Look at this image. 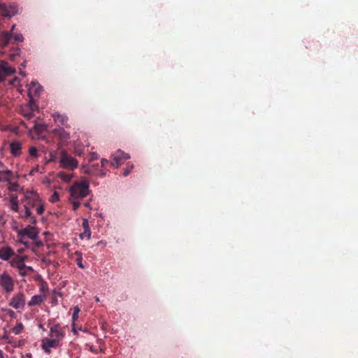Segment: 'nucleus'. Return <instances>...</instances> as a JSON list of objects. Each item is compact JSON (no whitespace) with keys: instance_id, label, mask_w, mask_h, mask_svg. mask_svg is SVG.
Wrapping results in <instances>:
<instances>
[{"instance_id":"obj_27","label":"nucleus","mask_w":358,"mask_h":358,"mask_svg":"<svg viewBox=\"0 0 358 358\" xmlns=\"http://www.w3.org/2000/svg\"><path fill=\"white\" fill-rule=\"evenodd\" d=\"M81 170L84 173L86 174H92L94 172V170L92 168H91L87 164H83L81 166Z\"/></svg>"},{"instance_id":"obj_5","label":"nucleus","mask_w":358,"mask_h":358,"mask_svg":"<svg viewBox=\"0 0 358 358\" xmlns=\"http://www.w3.org/2000/svg\"><path fill=\"white\" fill-rule=\"evenodd\" d=\"M0 287L6 293H11L14 290L15 280L6 271L0 274Z\"/></svg>"},{"instance_id":"obj_34","label":"nucleus","mask_w":358,"mask_h":358,"mask_svg":"<svg viewBox=\"0 0 358 358\" xmlns=\"http://www.w3.org/2000/svg\"><path fill=\"white\" fill-rule=\"evenodd\" d=\"M59 194H57V192H55L51 196L50 199V201L52 203H55L57 201H59Z\"/></svg>"},{"instance_id":"obj_17","label":"nucleus","mask_w":358,"mask_h":358,"mask_svg":"<svg viewBox=\"0 0 358 358\" xmlns=\"http://www.w3.org/2000/svg\"><path fill=\"white\" fill-rule=\"evenodd\" d=\"M55 122L59 126L68 127V117L66 115L60 113L52 114Z\"/></svg>"},{"instance_id":"obj_22","label":"nucleus","mask_w":358,"mask_h":358,"mask_svg":"<svg viewBox=\"0 0 358 358\" xmlns=\"http://www.w3.org/2000/svg\"><path fill=\"white\" fill-rule=\"evenodd\" d=\"M11 38V34L7 31L2 32L0 35V44L3 46L8 45Z\"/></svg>"},{"instance_id":"obj_47","label":"nucleus","mask_w":358,"mask_h":358,"mask_svg":"<svg viewBox=\"0 0 358 358\" xmlns=\"http://www.w3.org/2000/svg\"><path fill=\"white\" fill-rule=\"evenodd\" d=\"M37 170V168H36L35 169H33L31 171V174H33L34 171H36Z\"/></svg>"},{"instance_id":"obj_19","label":"nucleus","mask_w":358,"mask_h":358,"mask_svg":"<svg viewBox=\"0 0 358 358\" xmlns=\"http://www.w3.org/2000/svg\"><path fill=\"white\" fill-rule=\"evenodd\" d=\"M13 177V173L9 170L0 171V182H10Z\"/></svg>"},{"instance_id":"obj_16","label":"nucleus","mask_w":358,"mask_h":358,"mask_svg":"<svg viewBox=\"0 0 358 358\" xmlns=\"http://www.w3.org/2000/svg\"><path fill=\"white\" fill-rule=\"evenodd\" d=\"M18 233H22V235H25L27 236L29 239L34 240L37 238L38 232L35 227L32 226H28L27 227L21 229L17 230Z\"/></svg>"},{"instance_id":"obj_46","label":"nucleus","mask_w":358,"mask_h":358,"mask_svg":"<svg viewBox=\"0 0 358 358\" xmlns=\"http://www.w3.org/2000/svg\"><path fill=\"white\" fill-rule=\"evenodd\" d=\"M23 251H24V249H23V248H21V249H19V250H17V252H18L19 254H21V253H22V252H23Z\"/></svg>"},{"instance_id":"obj_12","label":"nucleus","mask_w":358,"mask_h":358,"mask_svg":"<svg viewBox=\"0 0 358 358\" xmlns=\"http://www.w3.org/2000/svg\"><path fill=\"white\" fill-rule=\"evenodd\" d=\"M13 73H15V69L8 66V64L3 61L0 62V82L3 81L6 76Z\"/></svg>"},{"instance_id":"obj_20","label":"nucleus","mask_w":358,"mask_h":358,"mask_svg":"<svg viewBox=\"0 0 358 358\" xmlns=\"http://www.w3.org/2000/svg\"><path fill=\"white\" fill-rule=\"evenodd\" d=\"M10 148L11 153L14 156L17 157L21 154L22 145H21L20 143L17 142V141L12 142L10 144Z\"/></svg>"},{"instance_id":"obj_7","label":"nucleus","mask_w":358,"mask_h":358,"mask_svg":"<svg viewBox=\"0 0 358 358\" xmlns=\"http://www.w3.org/2000/svg\"><path fill=\"white\" fill-rule=\"evenodd\" d=\"M19 8L14 3L6 5L0 2V15L11 17L19 13Z\"/></svg>"},{"instance_id":"obj_33","label":"nucleus","mask_w":358,"mask_h":358,"mask_svg":"<svg viewBox=\"0 0 358 358\" xmlns=\"http://www.w3.org/2000/svg\"><path fill=\"white\" fill-rule=\"evenodd\" d=\"M59 177L64 182H69L71 180V176H70V175H65V174L61 173V174H59Z\"/></svg>"},{"instance_id":"obj_44","label":"nucleus","mask_w":358,"mask_h":358,"mask_svg":"<svg viewBox=\"0 0 358 358\" xmlns=\"http://www.w3.org/2000/svg\"><path fill=\"white\" fill-rule=\"evenodd\" d=\"M76 329H77V334H78V331H85V329H83L81 327H80V328H76Z\"/></svg>"},{"instance_id":"obj_4","label":"nucleus","mask_w":358,"mask_h":358,"mask_svg":"<svg viewBox=\"0 0 358 358\" xmlns=\"http://www.w3.org/2000/svg\"><path fill=\"white\" fill-rule=\"evenodd\" d=\"M59 165L63 169L73 170L78 167V162L74 157L63 150L60 154Z\"/></svg>"},{"instance_id":"obj_13","label":"nucleus","mask_w":358,"mask_h":358,"mask_svg":"<svg viewBox=\"0 0 358 358\" xmlns=\"http://www.w3.org/2000/svg\"><path fill=\"white\" fill-rule=\"evenodd\" d=\"M15 255L13 250L8 246H4L0 248V259L3 261H10L11 257Z\"/></svg>"},{"instance_id":"obj_18","label":"nucleus","mask_w":358,"mask_h":358,"mask_svg":"<svg viewBox=\"0 0 358 358\" xmlns=\"http://www.w3.org/2000/svg\"><path fill=\"white\" fill-rule=\"evenodd\" d=\"M45 299V296L43 294H37L33 296L28 301L29 306H34L40 305Z\"/></svg>"},{"instance_id":"obj_30","label":"nucleus","mask_w":358,"mask_h":358,"mask_svg":"<svg viewBox=\"0 0 358 358\" xmlns=\"http://www.w3.org/2000/svg\"><path fill=\"white\" fill-rule=\"evenodd\" d=\"M80 238L83 239L84 238H87L88 239L91 237V231L90 229H84V231L80 235Z\"/></svg>"},{"instance_id":"obj_14","label":"nucleus","mask_w":358,"mask_h":358,"mask_svg":"<svg viewBox=\"0 0 358 358\" xmlns=\"http://www.w3.org/2000/svg\"><path fill=\"white\" fill-rule=\"evenodd\" d=\"M130 158V156L127 153H124L121 150H118L113 157V159L115 163H112V165L118 168L121 164L122 160H126Z\"/></svg>"},{"instance_id":"obj_9","label":"nucleus","mask_w":358,"mask_h":358,"mask_svg":"<svg viewBox=\"0 0 358 358\" xmlns=\"http://www.w3.org/2000/svg\"><path fill=\"white\" fill-rule=\"evenodd\" d=\"M65 336L64 329L59 324L52 326L50 329L49 336L50 338L57 341V343L60 344L61 341Z\"/></svg>"},{"instance_id":"obj_32","label":"nucleus","mask_w":358,"mask_h":358,"mask_svg":"<svg viewBox=\"0 0 358 358\" xmlns=\"http://www.w3.org/2000/svg\"><path fill=\"white\" fill-rule=\"evenodd\" d=\"M13 38L17 43L22 42L24 40L23 36L21 34H15L13 35Z\"/></svg>"},{"instance_id":"obj_35","label":"nucleus","mask_w":358,"mask_h":358,"mask_svg":"<svg viewBox=\"0 0 358 358\" xmlns=\"http://www.w3.org/2000/svg\"><path fill=\"white\" fill-rule=\"evenodd\" d=\"M29 154H30L31 156L36 157H37V150H36V148L35 147L30 148V149H29Z\"/></svg>"},{"instance_id":"obj_39","label":"nucleus","mask_w":358,"mask_h":358,"mask_svg":"<svg viewBox=\"0 0 358 358\" xmlns=\"http://www.w3.org/2000/svg\"><path fill=\"white\" fill-rule=\"evenodd\" d=\"M8 189L10 191H16L17 189V185L16 183H13L9 186Z\"/></svg>"},{"instance_id":"obj_53","label":"nucleus","mask_w":358,"mask_h":358,"mask_svg":"<svg viewBox=\"0 0 358 358\" xmlns=\"http://www.w3.org/2000/svg\"><path fill=\"white\" fill-rule=\"evenodd\" d=\"M100 175H101V176H105V173L101 172V173H100Z\"/></svg>"},{"instance_id":"obj_2","label":"nucleus","mask_w":358,"mask_h":358,"mask_svg":"<svg viewBox=\"0 0 358 358\" xmlns=\"http://www.w3.org/2000/svg\"><path fill=\"white\" fill-rule=\"evenodd\" d=\"M40 198L38 194L33 191H27L24 193V199L22 200L24 213L21 215L22 217L29 218L32 222H35L34 217L32 216L31 208H34L40 201Z\"/></svg>"},{"instance_id":"obj_43","label":"nucleus","mask_w":358,"mask_h":358,"mask_svg":"<svg viewBox=\"0 0 358 358\" xmlns=\"http://www.w3.org/2000/svg\"><path fill=\"white\" fill-rule=\"evenodd\" d=\"M130 172V170H126L124 172V176H127Z\"/></svg>"},{"instance_id":"obj_8","label":"nucleus","mask_w":358,"mask_h":358,"mask_svg":"<svg viewBox=\"0 0 358 358\" xmlns=\"http://www.w3.org/2000/svg\"><path fill=\"white\" fill-rule=\"evenodd\" d=\"M46 129V126L41 123L38 120L33 121V127L29 130V135L32 138H38Z\"/></svg>"},{"instance_id":"obj_45","label":"nucleus","mask_w":358,"mask_h":358,"mask_svg":"<svg viewBox=\"0 0 358 358\" xmlns=\"http://www.w3.org/2000/svg\"><path fill=\"white\" fill-rule=\"evenodd\" d=\"M84 205H85V206H86V207H87V208H90V203H89V202H86V203H85V204H84Z\"/></svg>"},{"instance_id":"obj_51","label":"nucleus","mask_w":358,"mask_h":358,"mask_svg":"<svg viewBox=\"0 0 358 358\" xmlns=\"http://www.w3.org/2000/svg\"><path fill=\"white\" fill-rule=\"evenodd\" d=\"M20 73L22 75V76H25V73L24 72L21 71Z\"/></svg>"},{"instance_id":"obj_36","label":"nucleus","mask_w":358,"mask_h":358,"mask_svg":"<svg viewBox=\"0 0 358 358\" xmlns=\"http://www.w3.org/2000/svg\"><path fill=\"white\" fill-rule=\"evenodd\" d=\"M78 255V253H77ZM77 264L78 266V267L81 268H84V266L82 263V257L81 255L79 254V257L77 259Z\"/></svg>"},{"instance_id":"obj_42","label":"nucleus","mask_w":358,"mask_h":358,"mask_svg":"<svg viewBox=\"0 0 358 358\" xmlns=\"http://www.w3.org/2000/svg\"><path fill=\"white\" fill-rule=\"evenodd\" d=\"M0 358H5V355L1 350H0Z\"/></svg>"},{"instance_id":"obj_48","label":"nucleus","mask_w":358,"mask_h":358,"mask_svg":"<svg viewBox=\"0 0 358 358\" xmlns=\"http://www.w3.org/2000/svg\"><path fill=\"white\" fill-rule=\"evenodd\" d=\"M95 301H96V302H99V298L98 296H96V297H95Z\"/></svg>"},{"instance_id":"obj_1","label":"nucleus","mask_w":358,"mask_h":358,"mask_svg":"<svg viewBox=\"0 0 358 358\" xmlns=\"http://www.w3.org/2000/svg\"><path fill=\"white\" fill-rule=\"evenodd\" d=\"M90 192V182L85 178L74 182L69 187V200L72 204L74 210L79 208L80 201L88 196Z\"/></svg>"},{"instance_id":"obj_21","label":"nucleus","mask_w":358,"mask_h":358,"mask_svg":"<svg viewBox=\"0 0 358 358\" xmlns=\"http://www.w3.org/2000/svg\"><path fill=\"white\" fill-rule=\"evenodd\" d=\"M79 313H80V308L78 306H74L73 308V315H72V331L74 334H77L76 321L78 318Z\"/></svg>"},{"instance_id":"obj_41","label":"nucleus","mask_w":358,"mask_h":358,"mask_svg":"<svg viewBox=\"0 0 358 358\" xmlns=\"http://www.w3.org/2000/svg\"><path fill=\"white\" fill-rule=\"evenodd\" d=\"M108 163V161L107 159H103L101 162V164L102 167H104L106 164Z\"/></svg>"},{"instance_id":"obj_6","label":"nucleus","mask_w":358,"mask_h":358,"mask_svg":"<svg viewBox=\"0 0 358 358\" xmlns=\"http://www.w3.org/2000/svg\"><path fill=\"white\" fill-rule=\"evenodd\" d=\"M8 305L15 310H23L25 307V295L22 292L14 294L10 299Z\"/></svg>"},{"instance_id":"obj_24","label":"nucleus","mask_w":358,"mask_h":358,"mask_svg":"<svg viewBox=\"0 0 358 358\" xmlns=\"http://www.w3.org/2000/svg\"><path fill=\"white\" fill-rule=\"evenodd\" d=\"M24 329V325L22 322H17L16 325L12 328L11 331L15 335H19L22 332Z\"/></svg>"},{"instance_id":"obj_37","label":"nucleus","mask_w":358,"mask_h":358,"mask_svg":"<svg viewBox=\"0 0 358 358\" xmlns=\"http://www.w3.org/2000/svg\"><path fill=\"white\" fill-rule=\"evenodd\" d=\"M99 157L98 156V154L96 153V152H92L90 154V162H92L93 160H95V159H97Z\"/></svg>"},{"instance_id":"obj_40","label":"nucleus","mask_w":358,"mask_h":358,"mask_svg":"<svg viewBox=\"0 0 358 358\" xmlns=\"http://www.w3.org/2000/svg\"><path fill=\"white\" fill-rule=\"evenodd\" d=\"M19 83H20V81L17 78H14L13 80L10 81V84L13 85L16 87L20 85Z\"/></svg>"},{"instance_id":"obj_25","label":"nucleus","mask_w":358,"mask_h":358,"mask_svg":"<svg viewBox=\"0 0 358 358\" xmlns=\"http://www.w3.org/2000/svg\"><path fill=\"white\" fill-rule=\"evenodd\" d=\"M17 238L20 243L24 245L26 247L28 246V245H29L28 238H29L27 236H26L25 235H22V233L17 232Z\"/></svg>"},{"instance_id":"obj_10","label":"nucleus","mask_w":358,"mask_h":358,"mask_svg":"<svg viewBox=\"0 0 358 358\" xmlns=\"http://www.w3.org/2000/svg\"><path fill=\"white\" fill-rule=\"evenodd\" d=\"M36 110H37V106L34 101L29 100L28 104L21 107L20 113L27 120H31L34 117V111Z\"/></svg>"},{"instance_id":"obj_26","label":"nucleus","mask_w":358,"mask_h":358,"mask_svg":"<svg viewBox=\"0 0 358 358\" xmlns=\"http://www.w3.org/2000/svg\"><path fill=\"white\" fill-rule=\"evenodd\" d=\"M59 136L60 138L64 141H66L69 139V134L64 131V129L59 130Z\"/></svg>"},{"instance_id":"obj_28","label":"nucleus","mask_w":358,"mask_h":358,"mask_svg":"<svg viewBox=\"0 0 358 358\" xmlns=\"http://www.w3.org/2000/svg\"><path fill=\"white\" fill-rule=\"evenodd\" d=\"M74 152L78 155L81 156L84 153V147L79 144L76 145L74 148Z\"/></svg>"},{"instance_id":"obj_49","label":"nucleus","mask_w":358,"mask_h":358,"mask_svg":"<svg viewBox=\"0 0 358 358\" xmlns=\"http://www.w3.org/2000/svg\"><path fill=\"white\" fill-rule=\"evenodd\" d=\"M15 27V24H13V25L12 26V27H11V31H13L14 30Z\"/></svg>"},{"instance_id":"obj_11","label":"nucleus","mask_w":358,"mask_h":358,"mask_svg":"<svg viewBox=\"0 0 358 358\" xmlns=\"http://www.w3.org/2000/svg\"><path fill=\"white\" fill-rule=\"evenodd\" d=\"M59 346L57 341H55L50 338H44L41 341V348L46 353H50L52 349L57 348Z\"/></svg>"},{"instance_id":"obj_23","label":"nucleus","mask_w":358,"mask_h":358,"mask_svg":"<svg viewBox=\"0 0 358 358\" xmlns=\"http://www.w3.org/2000/svg\"><path fill=\"white\" fill-rule=\"evenodd\" d=\"M10 209L15 212L19 210V202L16 196H11L10 198Z\"/></svg>"},{"instance_id":"obj_50","label":"nucleus","mask_w":358,"mask_h":358,"mask_svg":"<svg viewBox=\"0 0 358 358\" xmlns=\"http://www.w3.org/2000/svg\"><path fill=\"white\" fill-rule=\"evenodd\" d=\"M22 124L26 127V128H28V126L24 123V122H22Z\"/></svg>"},{"instance_id":"obj_38","label":"nucleus","mask_w":358,"mask_h":358,"mask_svg":"<svg viewBox=\"0 0 358 358\" xmlns=\"http://www.w3.org/2000/svg\"><path fill=\"white\" fill-rule=\"evenodd\" d=\"M83 227L84 229H90L89 222L87 219L83 220Z\"/></svg>"},{"instance_id":"obj_52","label":"nucleus","mask_w":358,"mask_h":358,"mask_svg":"<svg viewBox=\"0 0 358 358\" xmlns=\"http://www.w3.org/2000/svg\"><path fill=\"white\" fill-rule=\"evenodd\" d=\"M3 163L1 162V161L0 160V167H2L3 166Z\"/></svg>"},{"instance_id":"obj_29","label":"nucleus","mask_w":358,"mask_h":358,"mask_svg":"<svg viewBox=\"0 0 358 358\" xmlns=\"http://www.w3.org/2000/svg\"><path fill=\"white\" fill-rule=\"evenodd\" d=\"M34 207H36V213L39 215L42 214L44 211V206L41 200L37 203Z\"/></svg>"},{"instance_id":"obj_15","label":"nucleus","mask_w":358,"mask_h":358,"mask_svg":"<svg viewBox=\"0 0 358 358\" xmlns=\"http://www.w3.org/2000/svg\"><path fill=\"white\" fill-rule=\"evenodd\" d=\"M41 86L37 82H31L28 87L29 100L34 101L33 97L38 95L41 92Z\"/></svg>"},{"instance_id":"obj_3","label":"nucleus","mask_w":358,"mask_h":358,"mask_svg":"<svg viewBox=\"0 0 358 358\" xmlns=\"http://www.w3.org/2000/svg\"><path fill=\"white\" fill-rule=\"evenodd\" d=\"M26 257L20 255H16L10 261V265L12 267H15L18 269L19 273L21 275H25L29 272L33 271V268L31 266H27L24 264Z\"/></svg>"},{"instance_id":"obj_31","label":"nucleus","mask_w":358,"mask_h":358,"mask_svg":"<svg viewBox=\"0 0 358 358\" xmlns=\"http://www.w3.org/2000/svg\"><path fill=\"white\" fill-rule=\"evenodd\" d=\"M3 311H4L6 313V315H8L12 318H15L16 317L15 313L10 308H4L3 309Z\"/></svg>"}]
</instances>
